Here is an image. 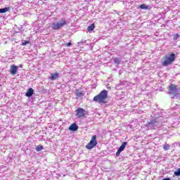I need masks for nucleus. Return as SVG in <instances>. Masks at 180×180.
<instances>
[{"mask_svg": "<svg viewBox=\"0 0 180 180\" xmlns=\"http://www.w3.org/2000/svg\"><path fill=\"white\" fill-rule=\"evenodd\" d=\"M106 99H108V91L107 90H103L94 97L93 101L102 105L106 103Z\"/></svg>", "mask_w": 180, "mask_h": 180, "instance_id": "nucleus-1", "label": "nucleus"}, {"mask_svg": "<svg viewBox=\"0 0 180 180\" xmlns=\"http://www.w3.org/2000/svg\"><path fill=\"white\" fill-rule=\"evenodd\" d=\"M164 61L162 63V67H167L168 65H171L174 61H175V58H176V55L175 53H170L169 56L165 55L164 56Z\"/></svg>", "mask_w": 180, "mask_h": 180, "instance_id": "nucleus-2", "label": "nucleus"}, {"mask_svg": "<svg viewBox=\"0 0 180 180\" xmlns=\"http://www.w3.org/2000/svg\"><path fill=\"white\" fill-rule=\"evenodd\" d=\"M167 89L169 91V95H174V96L172 97V98H175V96H179L180 98V94H178V86L175 84H171L167 87Z\"/></svg>", "mask_w": 180, "mask_h": 180, "instance_id": "nucleus-3", "label": "nucleus"}, {"mask_svg": "<svg viewBox=\"0 0 180 180\" xmlns=\"http://www.w3.org/2000/svg\"><path fill=\"white\" fill-rule=\"evenodd\" d=\"M67 20L65 19H62L60 22H54L52 25V29L53 30H58L59 29H61V27H64V26H67Z\"/></svg>", "mask_w": 180, "mask_h": 180, "instance_id": "nucleus-4", "label": "nucleus"}, {"mask_svg": "<svg viewBox=\"0 0 180 180\" xmlns=\"http://www.w3.org/2000/svg\"><path fill=\"white\" fill-rule=\"evenodd\" d=\"M97 144L96 135H94L91 137L90 142L86 146V148H87V150H92Z\"/></svg>", "mask_w": 180, "mask_h": 180, "instance_id": "nucleus-5", "label": "nucleus"}, {"mask_svg": "<svg viewBox=\"0 0 180 180\" xmlns=\"http://www.w3.org/2000/svg\"><path fill=\"white\" fill-rule=\"evenodd\" d=\"M75 112L77 117H85V115H86V110L84 108H79Z\"/></svg>", "mask_w": 180, "mask_h": 180, "instance_id": "nucleus-6", "label": "nucleus"}, {"mask_svg": "<svg viewBox=\"0 0 180 180\" xmlns=\"http://www.w3.org/2000/svg\"><path fill=\"white\" fill-rule=\"evenodd\" d=\"M10 72L11 75H16L18 72V66H16L15 65H11Z\"/></svg>", "mask_w": 180, "mask_h": 180, "instance_id": "nucleus-7", "label": "nucleus"}, {"mask_svg": "<svg viewBox=\"0 0 180 180\" xmlns=\"http://www.w3.org/2000/svg\"><path fill=\"white\" fill-rule=\"evenodd\" d=\"M33 94H34V90H33L32 88H30L26 92L25 96H27V98H30V96H33Z\"/></svg>", "mask_w": 180, "mask_h": 180, "instance_id": "nucleus-8", "label": "nucleus"}, {"mask_svg": "<svg viewBox=\"0 0 180 180\" xmlns=\"http://www.w3.org/2000/svg\"><path fill=\"white\" fill-rule=\"evenodd\" d=\"M58 77H59L58 72L52 73L51 75V77H49V79H51V81H54L57 79Z\"/></svg>", "mask_w": 180, "mask_h": 180, "instance_id": "nucleus-9", "label": "nucleus"}, {"mask_svg": "<svg viewBox=\"0 0 180 180\" xmlns=\"http://www.w3.org/2000/svg\"><path fill=\"white\" fill-rule=\"evenodd\" d=\"M69 129L72 131H77L78 130V125L76 123H73L70 126Z\"/></svg>", "mask_w": 180, "mask_h": 180, "instance_id": "nucleus-10", "label": "nucleus"}, {"mask_svg": "<svg viewBox=\"0 0 180 180\" xmlns=\"http://www.w3.org/2000/svg\"><path fill=\"white\" fill-rule=\"evenodd\" d=\"M157 125V120H152L150 122H148L146 126H156Z\"/></svg>", "mask_w": 180, "mask_h": 180, "instance_id": "nucleus-11", "label": "nucleus"}, {"mask_svg": "<svg viewBox=\"0 0 180 180\" xmlns=\"http://www.w3.org/2000/svg\"><path fill=\"white\" fill-rule=\"evenodd\" d=\"M75 95L77 96V98H81V96H84L85 94L84 92H82V91L76 90Z\"/></svg>", "mask_w": 180, "mask_h": 180, "instance_id": "nucleus-12", "label": "nucleus"}, {"mask_svg": "<svg viewBox=\"0 0 180 180\" xmlns=\"http://www.w3.org/2000/svg\"><path fill=\"white\" fill-rule=\"evenodd\" d=\"M127 146V142H123L118 150L122 152L124 150V148H126Z\"/></svg>", "mask_w": 180, "mask_h": 180, "instance_id": "nucleus-13", "label": "nucleus"}, {"mask_svg": "<svg viewBox=\"0 0 180 180\" xmlns=\"http://www.w3.org/2000/svg\"><path fill=\"white\" fill-rule=\"evenodd\" d=\"M95 29V24H91L87 27L88 32H93V30Z\"/></svg>", "mask_w": 180, "mask_h": 180, "instance_id": "nucleus-14", "label": "nucleus"}, {"mask_svg": "<svg viewBox=\"0 0 180 180\" xmlns=\"http://www.w3.org/2000/svg\"><path fill=\"white\" fill-rule=\"evenodd\" d=\"M44 147L42 145H39L36 147V151L40 152L41 150H44Z\"/></svg>", "mask_w": 180, "mask_h": 180, "instance_id": "nucleus-15", "label": "nucleus"}, {"mask_svg": "<svg viewBox=\"0 0 180 180\" xmlns=\"http://www.w3.org/2000/svg\"><path fill=\"white\" fill-rule=\"evenodd\" d=\"M9 11V8H0V13H6Z\"/></svg>", "mask_w": 180, "mask_h": 180, "instance_id": "nucleus-16", "label": "nucleus"}, {"mask_svg": "<svg viewBox=\"0 0 180 180\" xmlns=\"http://www.w3.org/2000/svg\"><path fill=\"white\" fill-rule=\"evenodd\" d=\"M170 147H171V146H170L169 144H168V143H165V144L163 146V148H164L165 151H167V150H169Z\"/></svg>", "mask_w": 180, "mask_h": 180, "instance_id": "nucleus-17", "label": "nucleus"}, {"mask_svg": "<svg viewBox=\"0 0 180 180\" xmlns=\"http://www.w3.org/2000/svg\"><path fill=\"white\" fill-rule=\"evenodd\" d=\"M114 63L115 64H117V65H119V64H120V59H119V58H115L114 59Z\"/></svg>", "mask_w": 180, "mask_h": 180, "instance_id": "nucleus-18", "label": "nucleus"}, {"mask_svg": "<svg viewBox=\"0 0 180 180\" xmlns=\"http://www.w3.org/2000/svg\"><path fill=\"white\" fill-rule=\"evenodd\" d=\"M140 8L141 9H148V6H147L146 4H141Z\"/></svg>", "mask_w": 180, "mask_h": 180, "instance_id": "nucleus-19", "label": "nucleus"}, {"mask_svg": "<svg viewBox=\"0 0 180 180\" xmlns=\"http://www.w3.org/2000/svg\"><path fill=\"white\" fill-rule=\"evenodd\" d=\"M174 175H176V176H180V168L177 169L176 172H174Z\"/></svg>", "mask_w": 180, "mask_h": 180, "instance_id": "nucleus-20", "label": "nucleus"}, {"mask_svg": "<svg viewBox=\"0 0 180 180\" xmlns=\"http://www.w3.org/2000/svg\"><path fill=\"white\" fill-rule=\"evenodd\" d=\"M26 44H30V41H25L22 42L21 46H26Z\"/></svg>", "mask_w": 180, "mask_h": 180, "instance_id": "nucleus-21", "label": "nucleus"}, {"mask_svg": "<svg viewBox=\"0 0 180 180\" xmlns=\"http://www.w3.org/2000/svg\"><path fill=\"white\" fill-rule=\"evenodd\" d=\"M178 37H179V34H176L174 36V40H178Z\"/></svg>", "mask_w": 180, "mask_h": 180, "instance_id": "nucleus-22", "label": "nucleus"}, {"mask_svg": "<svg viewBox=\"0 0 180 180\" xmlns=\"http://www.w3.org/2000/svg\"><path fill=\"white\" fill-rule=\"evenodd\" d=\"M120 153H122V150H120L118 149V150H117V153H116L117 157H119V155H120Z\"/></svg>", "mask_w": 180, "mask_h": 180, "instance_id": "nucleus-23", "label": "nucleus"}, {"mask_svg": "<svg viewBox=\"0 0 180 180\" xmlns=\"http://www.w3.org/2000/svg\"><path fill=\"white\" fill-rule=\"evenodd\" d=\"M71 42H68V43H67V44H65V46L66 47H70V46H71Z\"/></svg>", "mask_w": 180, "mask_h": 180, "instance_id": "nucleus-24", "label": "nucleus"}, {"mask_svg": "<svg viewBox=\"0 0 180 180\" xmlns=\"http://www.w3.org/2000/svg\"><path fill=\"white\" fill-rule=\"evenodd\" d=\"M162 180H171L169 178L163 179Z\"/></svg>", "mask_w": 180, "mask_h": 180, "instance_id": "nucleus-25", "label": "nucleus"}]
</instances>
